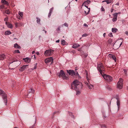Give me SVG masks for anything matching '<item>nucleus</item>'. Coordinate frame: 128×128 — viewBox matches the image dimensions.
I'll list each match as a JSON object with an SVG mask.
<instances>
[{
  "instance_id": "obj_1",
  "label": "nucleus",
  "mask_w": 128,
  "mask_h": 128,
  "mask_svg": "<svg viewBox=\"0 0 128 128\" xmlns=\"http://www.w3.org/2000/svg\"><path fill=\"white\" fill-rule=\"evenodd\" d=\"M82 87L83 85L82 84L77 80H74L71 84V88L76 91L77 95H78L80 94V92L78 90L79 89H82Z\"/></svg>"
},
{
  "instance_id": "obj_2",
  "label": "nucleus",
  "mask_w": 128,
  "mask_h": 128,
  "mask_svg": "<svg viewBox=\"0 0 128 128\" xmlns=\"http://www.w3.org/2000/svg\"><path fill=\"white\" fill-rule=\"evenodd\" d=\"M0 95H2L5 105H6L7 103V95L4 93V91L2 90H0Z\"/></svg>"
},
{
  "instance_id": "obj_3",
  "label": "nucleus",
  "mask_w": 128,
  "mask_h": 128,
  "mask_svg": "<svg viewBox=\"0 0 128 128\" xmlns=\"http://www.w3.org/2000/svg\"><path fill=\"white\" fill-rule=\"evenodd\" d=\"M12 62H10L9 63L10 64L14 62V64L15 67H17L20 64V62L17 59L15 58H13L12 60Z\"/></svg>"
},
{
  "instance_id": "obj_4",
  "label": "nucleus",
  "mask_w": 128,
  "mask_h": 128,
  "mask_svg": "<svg viewBox=\"0 0 128 128\" xmlns=\"http://www.w3.org/2000/svg\"><path fill=\"white\" fill-rule=\"evenodd\" d=\"M58 75L59 77H62L63 79L67 80L68 78L66 76L65 74V73L62 70H61L60 72H59L58 74Z\"/></svg>"
},
{
  "instance_id": "obj_5",
  "label": "nucleus",
  "mask_w": 128,
  "mask_h": 128,
  "mask_svg": "<svg viewBox=\"0 0 128 128\" xmlns=\"http://www.w3.org/2000/svg\"><path fill=\"white\" fill-rule=\"evenodd\" d=\"M123 86V80L121 78L119 80L117 83V87L119 89L122 88Z\"/></svg>"
},
{
  "instance_id": "obj_6",
  "label": "nucleus",
  "mask_w": 128,
  "mask_h": 128,
  "mask_svg": "<svg viewBox=\"0 0 128 128\" xmlns=\"http://www.w3.org/2000/svg\"><path fill=\"white\" fill-rule=\"evenodd\" d=\"M103 76V77L107 82H110L112 80V77L109 75H105L104 76Z\"/></svg>"
},
{
  "instance_id": "obj_7",
  "label": "nucleus",
  "mask_w": 128,
  "mask_h": 128,
  "mask_svg": "<svg viewBox=\"0 0 128 128\" xmlns=\"http://www.w3.org/2000/svg\"><path fill=\"white\" fill-rule=\"evenodd\" d=\"M54 50L50 49L48 50H46L44 53V54L45 56H50L52 55L53 54Z\"/></svg>"
},
{
  "instance_id": "obj_8",
  "label": "nucleus",
  "mask_w": 128,
  "mask_h": 128,
  "mask_svg": "<svg viewBox=\"0 0 128 128\" xmlns=\"http://www.w3.org/2000/svg\"><path fill=\"white\" fill-rule=\"evenodd\" d=\"M97 68L98 71L102 70L104 69V67L102 64L100 63L98 64Z\"/></svg>"
},
{
  "instance_id": "obj_9",
  "label": "nucleus",
  "mask_w": 128,
  "mask_h": 128,
  "mask_svg": "<svg viewBox=\"0 0 128 128\" xmlns=\"http://www.w3.org/2000/svg\"><path fill=\"white\" fill-rule=\"evenodd\" d=\"M53 59L52 57H50L45 60V62L46 64H48L51 62V64L52 62Z\"/></svg>"
},
{
  "instance_id": "obj_10",
  "label": "nucleus",
  "mask_w": 128,
  "mask_h": 128,
  "mask_svg": "<svg viewBox=\"0 0 128 128\" xmlns=\"http://www.w3.org/2000/svg\"><path fill=\"white\" fill-rule=\"evenodd\" d=\"M34 90L31 89L30 91H29L28 94V96L29 97H30L32 96H34Z\"/></svg>"
},
{
  "instance_id": "obj_11",
  "label": "nucleus",
  "mask_w": 128,
  "mask_h": 128,
  "mask_svg": "<svg viewBox=\"0 0 128 128\" xmlns=\"http://www.w3.org/2000/svg\"><path fill=\"white\" fill-rule=\"evenodd\" d=\"M67 72L70 75L73 76L75 75V72L72 70H67Z\"/></svg>"
},
{
  "instance_id": "obj_12",
  "label": "nucleus",
  "mask_w": 128,
  "mask_h": 128,
  "mask_svg": "<svg viewBox=\"0 0 128 128\" xmlns=\"http://www.w3.org/2000/svg\"><path fill=\"white\" fill-rule=\"evenodd\" d=\"M28 65H26L23 66L22 67H21L19 69V70L21 72L23 71L26 68V67H28Z\"/></svg>"
},
{
  "instance_id": "obj_13",
  "label": "nucleus",
  "mask_w": 128,
  "mask_h": 128,
  "mask_svg": "<svg viewBox=\"0 0 128 128\" xmlns=\"http://www.w3.org/2000/svg\"><path fill=\"white\" fill-rule=\"evenodd\" d=\"M116 99L117 100V101L116 102L118 106V110H119L120 107V103L119 100V99L118 98V97H116Z\"/></svg>"
},
{
  "instance_id": "obj_14",
  "label": "nucleus",
  "mask_w": 128,
  "mask_h": 128,
  "mask_svg": "<svg viewBox=\"0 0 128 128\" xmlns=\"http://www.w3.org/2000/svg\"><path fill=\"white\" fill-rule=\"evenodd\" d=\"M5 58V55L4 54H0V60H4Z\"/></svg>"
},
{
  "instance_id": "obj_15",
  "label": "nucleus",
  "mask_w": 128,
  "mask_h": 128,
  "mask_svg": "<svg viewBox=\"0 0 128 128\" xmlns=\"http://www.w3.org/2000/svg\"><path fill=\"white\" fill-rule=\"evenodd\" d=\"M6 24L8 28H12L13 27L12 24H10L8 22H6Z\"/></svg>"
},
{
  "instance_id": "obj_16",
  "label": "nucleus",
  "mask_w": 128,
  "mask_h": 128,
  "mask_svg": "<svg viewBox=\"0 0 128 128\" xmlns=\"http://www.w3.org/2000/svg\"><path fill=\"white\" fill-rule=\"evenodd\" d=\"M100 74L102 75V76L103 77V76H104L106 75V74H104V69L102 70H99Z\"/></svg>"
},
{
  "instance_id": "obj_17",
  "label": "nucleus",
  "mask_w": 128,
  "mask_h": 128,
  "mask_svg": "<svg viewBox=\"0 0 128 128\" xmlns=\"http://www.w3.org/2000/svg\"><path fill=\"white\" fill-rule=\"evenodd\" d=\"M23 60H24L25 62H26L29 63L30 62V59L28 57L24 58L23 59Z\"/></svg>"
},
{
  "instance_id": "obj_18",
  "label": "nucleus",
  "mask_w": 128,
  "mask_h": 128,
  "mask_svg": "<svg viewBox=\"0 0 128 128\" xmlns=\"http://www.w3.org/2000/svg\"><path fill=\"white\" fill-rule=\"evenodd\" d=\"M90 1L89 0H87L86 1L84 2L82 4V5H87L90 3Z\"/></svg>"
},
{
  "instance_id": "obj_19",
  "label": "nucleus",
  "mask_w": 128,
  "mask_h": 128,
  "mask_svg": "<svg viewBox=\"0 0 128 128\" xmlns=\"http://www.w3.org/2000/svg\"><path fill=\"white\" fill-rule=\"evenodd\" d=\"M80 46V45L78 44H74L72 46V48H78Z\"/></svg>"
},
{
  "instance_id": "obj_20",
  "label": "nucleus",
  "mask_w": 128,
  "mask_h": 128,
  "mask_svg": "<svg viewBox=\"0 0 128 128\" xmlns=\"http://www.w3.org/2000/svg\"><path fill=\"white\" fill-rule=\"evenodd\" d=\"M108 55L112 56L111 58H112L113 60H114L115 62H116V56L114 55H112L111 54H109Z\"/></svg>"
},
{
  "instance_id": "obj_21",
  "label": "nucleus",
  "mask_w": 128,
  "mask_h": 128,
  "mask_svg": "<svg viewBox=\"0 0 128 128\" xmlns=\"http://www.w3.org/2000/svg\"><path fill=\"white\" fill-rule=\"evenodd\" d=\"M34 119H35V121H34V124L32 125V126H30L29 128H34V127H35V124L36 123V117H34Z\"/></svg>"
},
{
  "instance_id": "obj_22",
  "label": "nucleus",
  "mask_w": 128,
  "mask_h": 128,
  "mask_svg": "<svg viewBox=\"0 0 128 128\" xmlns=\"http://www.w3.org/2000/svg\"><path fill=\"white\" fill-rule=\"evenodd\" d=\"M11 34V32L9 30L6 31L5 32V35H9Z\"/></svg>"
},
{
  "instance_id": "obj_23",
  "label": "nucleus",
  "mask_w": 128,
  "mask_h": 128,
  "mask_svg": "<svg viewBox=\"0 0 128 128\" xmlns=\"http://www.w3.org/2000/svg\"><path fill=\"white\" fill-rule=\"evenodd\" d=\"M2 2L4 4L8 5L9 4L8 2L5 0H2Z\"/></svg>"
},
{
  "instance_id": "obj_24",
  "label": "nucleus",
  "mask_w": 128,
  "mask_h": 128,
  "mask_svg": "<svg viewBox=\"0 0 128 128\" xmlns=\"http://www.w3.org/2000/svg\"><path fill=\"white\" fill-rule=\"evenodd\" d=\"M14 47L15 48H17L18 49H20V47L17 44H15L14 45Z\"/></svg>"
},
{
  "instance_id": "obj_25",
  "label": "nucleus",
  "mask_w": 128,
  "mask_h": 128,
  "mask_svg": "<svg viewBox=\"0 0 128 128\" xmlns=\"http://www.w3.org/2000/svg\"><path fill=\"white\" fill-rule=\"evenodd\" d=\"M118 31L117 28H112V32H117Z\"/></svg>"
},
{
  "instance_id": "obj_26",
  "label": "nucleus",
  "mask_w": 128,
  "mask_h": 128,
  "mask_svg": "<svg viewBox=\"0 0 128 128\" xmlns=\"http://www.w3.org/2000/svg\"><path fill=\"white\" fill-rule=\"evenodd\" d=\"M106 88L108 90H110L111 88L110 85L108 84H106L105 86Z\"/></svg>"
},
{
  "instance_id": "obj_27",
  "label": "nucleus",
  "mask_w": 128,
  "mask_h": 128,
  "mask_svg": "<svg viewBox=\"0 0 128 128\" xmlns=\"http://www.w3.org/2000/svg\"><path fill=\"white\" fill-rule=\"evenodd\" d=\"M61 43L63 45H64L65 44V43L66 42L64 40H62L61 41Z\"/></svg>"
},
{
  "instance_id": "obj_28",
  "label": "nucleus",
  "mask_w": 128,
  "mask_h": 128,
  "mask_svg": "<svg viewBox=\"0 0 128 128\" xmlns=\"http://www.w3.org/2000/svg\"><path fill=\"white\" fill-rule=\"evenodd\" d=\"M18 14L21 18H22V17L23 15V13L22 12H20V11H19L18 12Z\"/></svg>"
},
{
  "instance_id": "obj_29",
  "label": "nucleus",
  "mask_w": 128,
  "mask_h": 128,
  "mask_svg": "<svg viewBox=\"0 0 128 128\" xmlns=\"http://www.w3.org/2000/svg\"><path fill=\"white\" fill-rule=\"evenodd\" d=\"M88 87L90 89H92V88H93L94 87V86L93 85L90 84Z\"/></svg>"
},
{
  "instance_id": "obj_30",
  "label": "nucleus",
  "mask_w": 128,
  "mask_h": 128,
  "mask_svg": "<svg viewBox=\"0 0 128 128\" xmlns=\"http://www.w3.org/2000/svg\"><path fill=\"white\" fill-rule=\"evenodd\" d=\"M112 0H106V3L107 4H109L112 2Z\"/></svg>"
},
{
  "instance_id": "obj_31",
  "label": "nucleus",
  "mask_w": 128,
  "mask_h": 128,
  "mask_svg": "<svg viewBox=\"0 0 128 128\" xmlns=\"http://www.w3.org/2000/svg\"><path fill=\"white\" fill-rule=\"evenodd\" d=\"M36 19H37L36 20V22L38 24H40V18H38L36 17Z\"/></svg>"
},
{
  "instance_id": "obj_32",
  "label": "nucleus",
  "mask_w": 128,
  "mask_h": 128,
  "mask_svg": "<svg viewBox=\"0 0 128 128\" xmlns=\"http://www.w3.org/2000/svg\"><path fill=\"white\" fill-rule=\"evenodd\" d=\"M5 12L8 14H10V12L9 10H6L5 11Z\"/></svg>"
},
{
  "instance_id": "obj_33",
  "label": "nucleus",
  "mask_w": 128,
  "mask_h": 128,
  "mask_svg": "<svg viewBox=\"0 0 128 128\" xmlns=\"http://www.w3.org/2000/svg\"><path fill=\"white\" fill-rule=\"evenodd\" d=\"M88 9L89 10H88V12H86V11H84V12L86 14L85 15H86L88 14H89V13L90 12V8H88Z\"/></svg>"
},
{
  "instance_id": "obj_34",
  "label": "nucleus",
  "mask_w": 128,
  "mask_h": 128,
  "mask_svg": "<svg viewBox=\"0 0 128 128\" xmlns=\"http://www.w3.org/2000/svg\"><path fill=\"white\" fill-rule=\"evenodd\" d=\"M117 20V18L115 17H114V18L112 19V21L113 22H115Z\"/></svg>"
},
{
  "instance_id": "obj_35",
  "label": "nucleus",
  "mask_w": 128,
  "mask_h": 128,
  "mask_svg": "<svg viewBox=\"0 0 128 128\" xmlns=\"http://www.w3.org/2000/svg\"><path fill=\"white\" fill-rule=\"evenodd\" d=\"M118 13H116L113 14V16L114 17H116L117 18Z\"/></svg>"
},
{
  "instance_id": "obj_36",
  "label": "nucleus",
  "mask_w": 128,
  "mask_h": 128,
  "mask_svg": "<svg viewBox=\"0 0 128 128\" xmlns=\"http://www.w3.org/2000/svg\"><path fill=\"white\" fill-rule=\"evenodd\" d=\"M14 52L15 53H20V51L18 50H16L14 51Z\"/></svg>"
},
{
  "instance_id": "obj_37",
  "label": "nucleus",
  "mask_w": 128,
  "mask_h": 128,
  "mask_svg": "<svg viewBox=\"0 0 128 128\" xmlns=\"http://www.w3.org/2000/svg\"><path fill=\"white\" fill-rule=\"evenodd\" d=\"M108 36L110 37H112L113 36L112 34L110 32L108 34Z\"/></svg>"
},
{
  "instance_id": "obj_38",
  "label": "nucleus",
  "mask_w": 128,
  "mask_h": 128,
  "mask_svg": "<svg viewBox=\"0 0 128 128\" xmlns=\"http://www.w3.org/2000/svg\"><path fill=\"white\" fill-rule=\"evenodd\" d=\"M18 26H22L23 24L22 23H18Z\"/></svg>"
},
{
  "instance_id": "obj_39",
  "label": "nucleus",
  "mask_w": 128,
  "mask_h": 128,
  "mask_svg": "<svg viewBox=\"0 0 128 128\" xmlns=\"http://www.w3.org/2000/svg\"><path fill=\"white\" fill-rule=\"evenodd\" d=\"M86 76H88V72L86 70L85 71Z\"/></svg>"
},
{
  "instance_id": "obj_40",
  "label": "nucleus",
  "mask_w": 128,
  "mask_h": 128,
  "mask_svg": "<svg viewBox=\"0 0 128 128\" xmlns=\"http://www.w3.org/2000/svg\"><path fill=\"white\" fill-rule=\"evenodd\" d=\"M53 8H51L49 12L52 13L53 11Z\"/></svg>"
},
{
  "instance_id": "obj_41",
  "label": "nucleus",
  "mask_w": 128,
  "mask_h": 128,
  "mask_svg": "<svg viewBox=\"0 0 128 128\" xmlns=\"http://www.w3.org/2000/svg\"><path fill=\"white\" fill-rule=\"evenodd\" d=\"M64 25L66 27H68V24L67 23H65L64 24Z\"/></svg>"
},
{
  "instance_id": "obj_42",
  "label": "nucleus",
  "mask_w": 128,
  "mask_h": 128,
  "mask_svg": "<svg viewBox=\"0 0 128 128\" xmlns=\"http://www.w3.org/2000/svg\"><path fill=\"white\" fill-rule=\"evenodd\" d=\"M123 70H124V73L125 74H126V72H127L126 70L125 69H124Z\"/></svg>"
},
{
  "instance_id": "obj_43",
  "label": "nucleus",
  "mask_w": 128,
  "mask_h": 128,
  "mask_svg": "<svg viewBox=\"0 0 128 128\" xmlns=\"http://www.w3.org/2000/svg\"><path fill=\"white\" fill-rule=\"evenodd\" d=\"M51 13H52L49 12V13L48 14V18H50V16H51Z\"/></svg>"
},
{
  "instance_id": "obj_44",
  "label": "nucleus",
  "mask_w": 128,
  "mask_h": 128,
  "mask_svg": "<svg viewBox=\"0 0 128 128\" xmlns=\"http://www.w3.org/2000/svg\"><path fill=\"white\" fill-rule=\"evenodd\" d=\"M60 27H58V28L56 29V30L57 31H58L60 30Z\"/></svg>"
},
{
  "instance_id": "obj_45",
  "label": "nucleus",
  "mask_w": 128,
  "mask_h": 128,
  "mask_svg": "<svg viewBox=\"0 0 128 128\" xmlns=\"http://www.w3.org/2000/svg\"><path fill=\"white\" fill-rule=\"evenodd\" d=\"M15 25L16 27H17L18 26V23L17 22L15 23Z\"/></svg>"
},
{
  "instance_id": "obj_46",
  "label": "nucleus",
  "mask_w": 128,
  "mask_h": 128,
  "mask_svg": "<svg viewBox=\"0 0 128 128\" xmlns=\"http://www.w3.org/2000/svg\"><path fill=\"white\" fill-rule=\"evenodd\" d=\"M101 10L102 11H104L105 10L102 7L101 8Z\"/></svg>"
},
{
  "instance_id": "obj_47",
  "label": "nucleus",
  "mask_w": 128,
  "mask_h": 128,
  "mask_svg": "<svg viewBox=\"0 0 128 128\" xmlns=\"http://www.w3.org/2000/svg\"><path fill=\"white\" fill-rule=\"evenodd\" d=\"M87 36V34H83L82 36V37L86 36Z\"/></svg>"
},
{
  "instance_id": "obj_48",
  "label": "nucleus",
  "mask_w": 128,
  "mask_h": 128,
  "mask_svg": "<svg viewBox=\"0 0 128 128\" xmlns=\"http://www.w3.org/2000/svg\"><path fill=\"white\" fill-rule=\"evenodd\" d=\"M86 84L87 86H88L90 84L88 82H87L86 83Z\"/></svg>"
},
{
  "instance_id": "obj_49",
  "label": "nucleus",
  "mask_w": 128,
  "mask_h": 128,
  "mask_svg": "<svg viewBox=\"0 0 128 128\" xmlns=\"http://www.w3.org/2000/svg\"><path fill=\"white\" fill-rule=\"evenodd\" d=\"M75 75L76 76H77V75H78V76H79V74H78V72H77L76 73H75Z\"/></svg>"
},
{
  "instance_id": "obj_50",
  "label": "nucleus",
  "mask_w": 128,
  "mask_h": 128,
  "mask_svg": "<svg viewBox=\"0 0 128 128\" xmlns=\"http://www.w3.org/2000/svg\"><path fill=\"white\" fill-rule=\"evenodd\" d=\"M84 26H88V25L86 24H84Z\"/></svg>"
},
{
  "instance_id": "obj_51",
  "label": "nucleus",
  "mask_w": 128,
  "mask_h": 128,
  "mask_svg": "<svg viewBox=\"0 0 128 128\" xmlns=\"http://www.w3.org/2000/svg\"><path fill=\"white\" fill-rule=\"evenodd\" d=\"M125 33L126 34V35L128 36V31H126L125 32Z\"/></svg>"
},
{
  "instance_id": "obj_52",
  "label": "nucleus",
  "mask_w": 128,
  "mask_h": 128,
  "mask_svg": "<svg viewBox=\"0 0 128 128\" xmlns=\"http://www.w3.org/2000/svg\"><path fill=\"white\" fill-rule=\"evenodd\" d=\"M112 41V39H110L109 40L108 42H109L110 43Z\"/></svg>"
},
{
  "instance_id": "obj_53",
  "label": "nucleus",
  "mask_w": 128,
  "mask_h": 128,
  "mask_svg": "<svg viewBox=\"0 0 128 128\" xmlns=\"http://www.w3.org/2000/svg\"><path fill=\"white\" fill-rule=\"evenodd\" d=\"M60 40H58L56 41V42L57 43H58L59 42Z\"/></svg>"
},
{
  "instance_id": "obj_54",
  "label": "nucleus",
  "mask_w": 128,
  "mask_h": 128,
  "mask_svg": "<svg viewBox=\"0 0 128 128\" xmlns=\"http://www.w3.org/2000/svg\"><path fill=\"white\" fill-rule=\"evenodd\" d=\"M8 20V18H5L4 20V21H7Z\"/></svg>"
},
{
  "instance_id": "obj_55",
  "label": "nucleus",
  "mask_w": 128,
  "mask_h": 128,
  "mask_svg": "<svg viewBox=\"0 0 128 128\" xmlns=\"http://www.w3.org/2000/svg\"><path fill=\"white\" fill-rule=\"evenodd\" d=\"M36 54H37V55H39L40 54V53L38 52H36Z\"/></svg>"
},
{
  "instance_id": "obj_56",
  "label": "nucleus",
  "mask_w": 128,
  "mask_h": 128,
  "mask_svg": "<svg viewBox=\"0 0 128 128\" xmlns=\"http://www.w3.org/2000/svg\"><path fill=\"white\" fill-rule=\"evenodd\" d=\"M44 28H43V30L45 32V33L46 34V30H44Z\"/></svg>"
},
{
  "instance_id": "obj_57",
  "label": "nucleus",
  "mask_w": 128,
  "mask_h": 128,
  "mask_svg": "<svg viewBox=\"0 0 128 128\" xmlns=\"http://www.w3.org/2000/svg\"><path fill=\"white\" fill-rule=\"evenodd\" d=\"M101 127H105V125H102V126L101 125Z\"/></svg>"
},
{
  "instance_id": "obj_58",
  "label": "nucleus",
  "mask_w": 128,
  "mask_h": 128,
  "mask_svg": "<svg viewBox=\"0 0 128 128\" xmlns=\"http://www.w3.org/2000/svg\"><path fill=\"white\" fill-rule=\"evenodd\" d=\"M113 9H112L110 10V12L112 13V12H113Z\"/></svg>"
},
{
  "instance_id": "obj_59",
  "label": "nucleus",
  "mask_w": 128,
  "mask_h": 128,
  "mask_svg": "<svg viewBox=\"0 0 128 128\" xmlns=\"http://www.w3.org/2000/svg\"><path fill=\"white\" fill-rule=\"evenodd\" d=\"M106 35V33H104L103 34V36L104 37H105V35Z\"/></svg>"
},
{
  "instance_id": "obj_60",
  "label": "nucleus",
  "mask_w": 128,
  "mask_h": 128,
  "mask_svg": "<svg viewBox=\"0 0 128 128\" xmlns=\"http://www.w3.org/2000/svg\"><path fill=\"white\" fill-rule=\"evenodd\" d=\"M86 78L88 80L89 79V78L88 77V76H86Z\"/></svg>"
},
{
  "instance_id": "obj_61",
  "label": "nucleus",
  "mask_w": 128,
  "mask_h": 128,
  "mask_svg": "<svg viewBox=\"0 0 128 128\" xmlns=\"http://www.w3.org/2000/svg\"><path fill=\"white\" fill-rule=\"evenodd\" d=\"M32 54H34V53H35V51H33L32 52Z\"/></svg>"
},
{
  "instance_id": "obj_62",
  "label": "nucleus",
  "mask_w": 128,
  "mask_h": 128,
  "mask_svg": "<svg viewBox=\"0 0 128 128\" xmlns=\"http://www.w3.org/2000/svg\"><path fill=\"white\" fill-rule=\"evenodd\" d=\"M85 6V7H86V8H87L88 9V7L87 6H86V5H85V6Z\"/></svg>"
},
{
  "instance_id": "obj_63",
  "label": "nucleus",
  "mask_w": 128,
  "mask_h": 128,
  "mask_svg": "<svg viewBox=\"0 0 128 128\" xmlns=\"http://www.w3.org/2000/svg\"><path fill=\"white\" fill-rule=\"evenodd\" d=\"M56 112H54L53 114H54V115L56 113Z\"/></svg>"
},
{
  "instance_id": "obj_64",
  "label": "nucleus",
  "mask_w": 128,
  "mask_h": 128,
  "mask_svg": "<svg viewBox=\"0 0 128 128\" xmlns=\"http://www.w3.org/2000/svg\"><path fill=\"white\" fill-rule=\"evenodd\" d=\"M122 44V43L121 42L120 44V46H119V47Z\"/></svg>"
}]
</instances>
